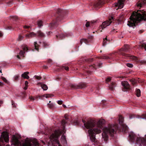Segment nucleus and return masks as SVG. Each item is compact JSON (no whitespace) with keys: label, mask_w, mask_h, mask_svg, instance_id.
<instances>
[{"label":"nucleus","mask_w":146,"mask_h":146,"mask_svg":"<svg viewBox=\"0 0 146 146\" xmlns=\"http://www.w3.org/2000/svg\"><path fill=\"white\" fill-rule=\"evenodd\" d=\"M61 141L62 144H67V142L66 139V137L64 135H62L61 138Z\"/></svg>","instance_id":"obj_17"},{"label":"nucleus","mask_w":146,"mask_h":146,"mask_svg":"<svg viewBox=\"0 0 146 146\" xmlns=\"http://www.w3.org/2000/svg\"><path fill=\"white\" fill-rule=\"evenodd\" d=\"M136 95L137 97H140L141 96V91L139 89H136L135 91Z\"/></svg>","instance_id":"obj_21"},{"label":"nucleus","mask_w":146,"mask_h":146,"mask_svg":"<svg viewBox=\"0 0 146 146\" xmlns=\"http://www.w3.org/2000/svg\"><path fill=\"white\" fill-rule=\"evenodd\" d=\"M130 47L129 45L127 44H125L124 46V47L122 48L117 52H115L114 53L111 54L109 56H101V59H110L114 60H117L118 59L117 58V54L121 55L123 56H124L127 58H129L135 60L137 62L139 63L140 62L141 63H145L146 62L144 61H140V60L137 57L134 56H131L129 54H128L125 53L127 52L130 49Z\"/></svg>","instance_id":"obj_2"},{"label":"nucleus","mask_w":146,"mask_h":146,"mask_svg":"<svg viewBox=\"0 0 146 146\" xmlns=\"http://www.w3.org/2000/svg\"><path fill=\"white\" fill-rule=\"evenodd\" d=\"M62 106H63V107H64V108H66V106L65 105L63 104L62 105Z\"/></svg>","instance_id":"obj_54"},{"label":"nucleus","mask_w":146,"mask_h":146,"mask_svg":"<svg viewBox=\"0 0 146 146\" xmlns=\"http://www.w3.org/2000/svg\"><path fill=\"white\" fill-rule=\"evenodd\" d=\"M82 121L84 123V127L87 129H89L94 126L95 125L94 122L93 121H88L86 123H84V121L83 120Z\"/></svg>","instance_id":"obj_8"},{"label":"nucleus","mask_w":146,"mask_h":146,"mask_svg":"<svg viewBox=\"0 0 146 146\" xmlns=\"http://www.w3.org/2000/svg\"><path fill=\"white\" fill-rule=\"evenodd\" d=\"M50 102H51V101H49V104H50L51 103Z\"/></svg>","instance_id":"obj_59"},{"label":"nucleus","mask_w":146,"mask_h":146,"mask_svg":"<svg viewBox=\"0 0 146 146\" xmlns=\"http://www.w3.org/2000/svg\"><path fill=\"white\" fill-rule=\"evenodd\" d=\"M36 35V34L33 32L29 34H27L25 35V37L27 38L32 37Z\"/></svg>","instance_id":"obj_15"},{"label":"nucleus","mask_w":146,"mask_h":146,"mask_svg":"<svg viewBox=\"0 0 146 146\" xmlns=\"http://www.w3.org/2000/svg\"><path fill=\"white\" fill-rule=\"evenodd\" d=\"M22 144V146H39L37 140L31 139L29 138L26 139Z\"/></svg>","instance_id":"obj_6"},{"label":"nucleus","mask_w":146,"mask_h":146,"mask_svg":"<svg viewBox=\"0 0 146 146\" xmlns=\"http://www.w3.org/2000/svg\"><path fill=\"white\" fill-rule=\"evenodd\" d=\"M119 123L121 126V128L119 127L118 125L117 124H109L108 127L104 128L102 135L104 141H106L108 140V134L111 137H113L114 135L116 133L117 130L125 133H126L128 131V127L123 123L124 118L121 115H119Z\"/></svg>","instance_id":"obj_1"},{"label":"nucleus","mask_w":146,"mask_h":146,"mask_svg":"<svg viewBox=\"0 0 146 146\" xmlns=\"http://www.w3.org/2000/svg\"><path fill=\"white\" fill-rule=\"evenodd\" d=\"M29 73L28 72H25L21 75V77L24 78L28 79L29 78V76H28Z\"/></svg>","instance_id":"obj_16"},{"label":"nucleus","mask_w":146,"mask_h":146,"mask_svg":"<svg viewBox=\"0 0 146 146\" xmlns=\"http://www.w3.org/2000/svg\"><path fill=\"white\" fill-rule=\"evenodd\" d=\"M58 103L59 104V105H61L62 104V100H59L58 101Z\"/></svg>","instance_id":"obj_43"},{"label":"nucleus","mask_w":146,"mask_h":146,"mask_svg":"<svg viewBox=\"0 0 146 146\" xmlns=\"http://www.w3.org/2000/svg\"><path fill=\"white\" fill-rule=\"evenodd\" d=\"M23 36H21V35H20L19 36L18 39L19 40H21L23 39Z\"/></svg>","instance_id":"obj_42"},{"label":"nucleus","mask_w":146,"mask_h":146,"mask_svg":"<svg viewBox=\"0 0 146 146\" xmlns=\"http://www.w3.org/2000/svg\"><path fill=\"white\" fill-rule=\"evenodd\" d=\"M1 78L2 79V80H3V81L5 82V83H7V80H6V78H5L4 77H2Z\"/></svg>","instance_id":"obj_38"},{"label":"nucleus","mask_w":146,"mask_h":146,"mask_svg":"<svg viewBox=\"0 0 146 146\" xmlns=\"http://www.w3.org/2000/svg\"><path fill=\"white\" fill-rule=\"evenodd\" d=\"M114 20V19L113 17H111L109 19V20H107L103 22L101 25V28L103 29L107 26L110 25L113 21Z\"/></svg>","instance_id":"obj_7"},{"label":"nucleus","mask_w":146,"mask_h":146,"mask_svg":"<svg viewBox=\"0 0 146 146\" xmlns=\"http://www.w3.org/2000/svg\"><path fill=\"white\" fill-rule=\"evenodd\" d=\"M3 103V101H0V106H1V104H2Z\"/></svg>","instance_id":"obj_53"},{"label":"nucleus","mask_w":146,"mask_h":146,"mask_svg":"<svg viewBox=\"0 0 146 146\" xmlns=\"http://www.w3.org/2000/svg\"><path fill=\"white\" fill-rule=\"evenodd\" d=\"M36 44H37L36 42H35V43H34L35 49L36 50H38V47L36 46Z\"/></svg>","instance_id":"obj_41"},{"label":"nucleus","mask_w":146,"mask_h":146,"mask_svg":"<svg viewBox=\"0 0 146 146\" xmlns=\"http://www.w3.org/2000/svg\"><path fill=\"white\" fill-rule=\"evenodd\" d=\"M30 99L32 101H34V98L33 97H30Z\"/></svg>","instance_id":"obj_49"},{"label":"nucleus","mask_w":146,"mask_h":146,"mask_svg":"<svg viewBox=\"0 0 146 146\" xmlns=\"http://www.w3.org/2000/svg\"><path fill=\"white\" fill-rule=\"evenodd\" d=\"M66 121L64 120H62V123L63 125V130L61 131L60 130H56L54 133H53L50 137V141L52 143H55L57 144L58 145V146H62L60 144L58 140V137L59 136L60 134L65 133L64 130V125L65 124Z\"/></svg>","instance_id":"obj_4"},{"label":"nucleus","mask_w":146,"mask_h":146,"mask_svg":"<svg viewBox=\"0 0 146 146\" xmlns=\"http://www.w3.org/2000/svg\"><path fill=\"white\" fill-rule=\"evenodd\" d=\"M41 86L42 88L44 90H46L48 89L47 86L44 84H41Z\"/></svg>","instance_id":"obj_23"},{"label":"nucleus","mask_w":146,"mask_h":146,"mask_svg":"<svg viewBox=\"0 0 146 146\" xmlns=\"http://www.w3.org/2000/svg\"><path fill=\"white\" fill-rule=\"evenodd\" d=\"M23 49L24 51V52L21 51L20 52L19 54L20 55L23 56L25 53V51H27V50L28 49L27 47V46H25L23 48Z\"/></svg>","instance_id":"obj_18"},{"label":"nucleus","mask_w":146,"mask_h":146,"mask_svg":"<svg viewBox=\"0 0 146 146\" xmlns=\"http://www.w3.org/2000/svg\"><path fill=\"white\" fill-rule=\"evenodd\" d=\"M130 81L131 83L133 86H135L136 84V81L134 79H131L130 80Z\"/></svg>","instance_id":"obj_29"},{"label":"nucleus","mask_w":146,"mask_h":146,"mask_svg":"<svg viewBox=\"0 0 146 146\" xmlns=\"http://www.w3.org/2000/svg\"><path fill=\"white\" fill-rule=\"evenodd\" d=\"M64 117H65V118L66 119H68L66 117V115H65L64 116Z\"/></svg>","instance_id":"obj_57"},{"label":"nucleus","mask_w":146,"mask_h":146,"mask_svg":"<svg viewBox=\"0 0 146 146\" xmlns=\"http://www.w3.org/2000/svg\"><path fill=\"white\" fill-rule=\"evenodd\" d=\"M80 88H83V87L84 86H85V84H81L80 85Z\"/></svg>","instance_id":"obj_44"},{"label":"nucleus","mask_w":146,"mask_h":146,"mask_svg":"<svg viewBox=\"0 0 146 146\" xmlns=\"http://www.w3.org/2000/svg\"><path fill=\"white\" fill-rule=\"evenodd\" d=\"M13 141L16 145L18 146H19L21 145L20 142L18 139L17 137L15 135L13 136Z\"/></svg>","instance_id":"obj_14"},{"label":"nucleus","mask_w":146,"mask_h":146,"mask_svg":"<svg viewBox=\"0 0 146 146\" xmlns=\"http://www.w3.org/2000/svg\"><path fill=\"white\" fill-rule=\"evenodd\" d=\"M135 117V115L133 114H131L129 115V118L131 119Z\"/></svg>","instance_id":"obj_39"},{"label":"nucleus","mask_w":146,"mask_h":146,"mask_svg":"<svg viewBox=\"0 0 146 146\" xmlns=\"http://www.w3.org/2000/svg\"><path fill=\"white\" fill-rule=\"evenodd\" d=\"M139 32L140 33H142L143 32V31H140Z\"/></svg>","instance_id":"obj_58"},{"label":"nucleus","mask_w":146,"mask_h":146,"mask_svg":"<svg viewBox=\"0 0 146 146\" xmlns=\"http://www.w3.org/2000/svg\"><path fill=\"white\" fill-rule=\"evenodd\" d=\"M52 96L50 94H46L43 95L42 96L45 97L46 98H48L51 97Z\"/></svg>","instance_id":"obj_31"},{"label":"nucleus","mask_w":146,"mask_h":146,"mask_svg":"<svg viewBox=\"0 0 146 146\" xmlns=\"http://www.w3.org/2000/svg\"><path fill=\"white\" fill-rule=\"evenodd\" d=\"M56 23L55 22L54 23H51L49 25V27H50V28L51 29H53V28H55V27L56 26Z\"/></svg>","instance_id":"obj_25"},{"label":"nucleus","mask_w":146,"mask_h":146,"mask_svg":"<svg viewBox=\"0 0 146 146\" xmlns=\"http://www.w3.org/2000/svg\"><path fill=\"white\" fill-rule=\"evenodd\" d=\"M108 40L107 37H105V38H103V40L102 43V45L103 46H105L107 44V42Z\"/></svg>","instance_id":"obj_22"},{"label":"nucleus","mask_w":146,"mask_h":146,"mask_svg":"<svg viewBox=\"0 0 146 146\" xmlns=\"http://www.w3.org/2000/svg\"><path fill=\"white\" fill-rule=\"evenodd\" d=\"M97 22L96 21V20H92L90 22H87L86 24V27H88L91 25V24H94Z\"/></svg>","instance_id":"obj_19"},{"label":"nucleus","mask_w":146,"mask_h":146,"mask_svg":"<svg viewBox=\"0 0 146 146\" xmlns=\"http://www.w3.org/2000/svg\"><path fill=\"white\" fill-rule=\"evenodd\" d=\"M50 33H51V32H48V33L49 34Z\"/></svg>","instance_id":"obj_61"},{"label":"nucleus","mask_w":146,"mask_h":146,"mask_svg":"<svg viewBox=\"0 0 146 146\" xmlns=\"http://www.w3.org/2000/svg\"><path fill=\"white\" fill-rule=\"evenodd\" d=\"M121 83L123 86V88L122 89L123 91L125 92L130 89V85L127 82H122Z\"/></svg>","instance_id":"obj_9"},{"label":"nucleus","mask_w":146,"mask_h":146,"mask_svg":"<svg viewBox=\"0 0 146 146\" xmlns=\"http://www.w3.org/2000/svg\"><path fill=\"white\" fill-rule=\"evenodd\" d=\"M12 105L13 106L15 107V106H16L14 102L13 101H12Z\"/></svg>","instance_id":"obj_45"},{"label":"nucleus","mask_w":146,"mask_h":146,"mask_svg":"<svg viewBox=\"0 0 146 146\" xmlns=\"http://www.w3.org/2000/svg\"><path fill=\"white\" fill-rule=\"evenodd\" d=\"M142 47L144 48L145 50H146V44L145 43H143L141 45Z\"/></svg>","instance_id":"obj_37"},{"label":"nucleus","mask_w":146,"mask_h":146,"mask_svg":"<svg viewBox=\"0 0 146 146\" xmlns=\"http://www.w3.org/2000/svg\"><path fill=\"white\" fill-rule=\"evenodd\" d=\"M0 72H1V73L2 72V71H1V70L0 71Z\"/></svg>","instance_id":"obj_60"},{"label":"nucleus","mask_w":146,"mask_h":146,"mask_svg":"<svg viewBox=\"0 0 146 146\" xmlns=\"http://www.w3.org/2000/svg\"><path fill=\"white\" fill-rule=\"evenodd\" d=\"M141 118L143 119H146V115L144 114H143L142 116L141 117Z\"/></svg>","instance_id":"obj_40"},{"label":"nucleus","mask_w":146,"mask_h":146,"mask_svg":"<svg viewBox=\"0 0 146 146\" xmlns=\"http://www.w3.org/2000/svg\"><path fill=\"white\" fill-rule=\"evenodd\" d=\"M94 7L96 9H97L100 8V3H96L94 5Z\"/></svg>","instance_id":"obj_26"},{"label":"nucleus","mask_w":146,"mask_h":146,"mask_svg":"<svg viewBox=\"0 0 146 146\" xmlns=\"http://www.w3.org/2000/svg\"><path fill=\"white\" fill-rule=\"evenodd\" d=\"M48 107L50 108H51L52 107H54V104L53 103H51L50 104H48Z\"/></svg>","instance_id":"obj_32"},{"label":"nucleus","mask_w":146,"mask_h":146,"mask_svg":"<svg viewBox=\"0 0 146 146\" xmlns=\"http://www.w3.org/2000/svg\"><path fill=\"white\" fill-rule=\"evenodd\" d=\"M30 27V26L27 25H25L24 26V28L25 29L28 28Z\"/></svg>","instance_id":"obj_47"},{"label":"nucleus","mask_w":146,"mask_h":146,"mask_svg":"<svg viewBox=\"0 0 146 146\" xmlns=\"http://www.w3.org/2000/svg\"><path fill=\"white\" fill-rule=\"evenodd\" d=\"M37 33L39 36L40 37H44V34L42 33L40 31H38Z\"/></svg>","instance_id":"obj_27"},{"label":"nucleus","mask_w":146,"mask_h":146,"mask_svg":"<svg viewBox=\"0 0 146 146\" xmlns=\"http://www.w3.org/2000/svg\"><path fill=\"white\" fill-rule=\"evenodd\" d=\"M38 26L39 28H40L43 26L42 21H38L37 22Z\"/></svg>","instance_id":"obj_28"},{"label":"nucleus","mask_w":146,"mask_h":146,"mask_svg":"<svg viewBox=\"0 0 146 146\" xmlns=\"http://www.w3.org/2000/svg\"><path fill=\"white\" fill-rule=\"evenodd\" d=\"M126 65L127 66L130 68H132L133 66L132 64L129 63L127 64Z\"/></svg>","instance_id":"obj_33"},{"label":"nucleus","mask_w":146,"mask_h":146,"mask_svg":"<svg viewBox=\"0 0 146 146\" xmlns=\"http://www.w3.org/2000/svg\"><path fill=\"white\" fill-rule=\"evenodd\" d=\"M112 0H101V5L105 4L106 2L111 3Z\"/></svg>","instance_id":"obj_20"},{"label":"nucleus","mask_w":146,"mask_h":146,"mask_svg":"<svg viewBox=\"0 0 146 146\" xmlns=\"http://www.w3.org/2000/svg\"><path fill=\"white\" fill-rule=\"evenodd\" d=\"M27 86H25V87H24V89H25V90H27Z\"/></svg>","instance_id":"obj_52"},{"label":"nucleus","mask_w":146,"mask_h":146,"mask_svg":"<svg viewBox=\"0 0 146 146\" xmlns=\"http://www.w3.org/2000/svg\"><path fill=\"white\" fill-rule=\"evenodd\" d=\"M34 77H35L36 79L38 80H39L41 79L40 77L37 76L35 75L34 76Z\"/></svg>","instance_id":"obj_36"},{"label":"nucleus","mask_w":146,"mask_h":146,"mask_svg":"<svg viewBox=\"0 0 146 146\" xmlns=\"http://www.w3.org/2000/svg\"><path fill=\"white\" fill-rule=\"evenodd\" d=\"M6 146H9V145H7Z\"/></svg>","instance_id":"obj_62"},{"label":"nucleus","mask_w":146,"mask_h":146,"mask_svg":"<svg viewBox=\"0 0 146 146\" xmlns=\"http://www.w3.org/2000/svg\"><path fill=\"white\" fill-rule=\"evenodd\" d=\"M127 25L129 27L135 26L141 21L146 20V11L137 10L133 12L130 16Z\"/></svg>","instance_id":"obj_3"},{"label":"nucleus","mask_w":146,"mask_h":146,"mask_svg":"<svg viewBox=\"0 0 146 146\" xmlns=\"http://www.w3.org/2000/svg\"><path fill=\"white\" fill-rule=\"evenodd\" d=\"M106 101L104 100H102L101 102V106H102L103 108L105 107L106 104Z\"/></svg>","instance_id":"obj_24"},{"label":"nucleus","mask_w":146,"mask_h":146,"mask_svg":"<svg viewBox=\"0 0 146 146\" xmlns=\"http://www.w3.org/2000/svg\"><path fill=\"white\" fill-rule=\"evenodd\" d=\"M124 0H119L117 3H116L115 6L118 7L120 8H122L123 6Z\"/></svg>","instance_id":"obj_11"},{"label":"nucleus","mask_w":146,"mask_h":146,"mask_svg":"<svg viewBox=\"0 0 146 146\" xmlns=\"http://www.w3.org/2000/svg\"><path fill=\"white\" fill-rule=\"evenodd\" d=\"M100 122H98L96 127L94 128L93 130L92 129H90L88 130V132L90 139L92 142H95L96 141L95 136L94 132L96 134L99 133L100 132Z\"/></svg>","instance_id":"obj_5"},{"label":"nucleus","mask_w":146,"mask_h":146,"mask_svg":"<svg viewBox=\"0 0 146 146\" xmlns=\"http://www.w3.org/2000/svg\"><path fill=\"white\" fill-rule=\"evenodd\" d=\"M117 84L114 82L111 83L110 84L109 86V89L111 91H114L115 88Z\"/></svg>","instance_id":"obj_13"},{"label":"nucleus","mask_w":146,"mask_h":146,"mask_svg":"<svg viewBox=\"0 0 146 146\" xmlns=\"http://www.w3.org/2000/svg\"><path fill=\"white\" fill-rule=\"evenodd\" d=\"M28 84V82L27 81H26L25 82V86H27V85Z\"/></svg>","instance_id":"obj_46"},{"label":"nucleus","mask_w":146,"mask_h":146,"mask_svg":"<svg viewBox=\"0 0 146 146\" xmlns=\"http://www.w3.org/2000/svg\"><path fill=\"white\" fill-rule=\"evenodd\" d=\"M137 4L138 7H142L143 5H146V0H139Z\"/></svg>","instance_id":"obj_12"},{"label":"nucleus","mask_w":146,"mask_h":146,"mask_svg":"<svg viewBox=\"0 0 146 146\" xmlns=\"http://www.w3.org/2000/svg\"><path fill=\"white\" fill-rule=\"evenodd\" d=\"M111 80V78L110 77H108L106 78L105 80L106 82L107 83L110 82Z\"/></svg>","instance_id":"obj_34"},{"label":"nucleus","mask_w":146,"mask_h":146,"mask_svg":"<svg viewBox=\"0 0 146 146\" xmlns=\"http://www.w3.org/2000/svg\"><path fill=\"white\" fill-rule=\"evenodd\" d=\"M75 123H76V125H77L78 124V121H76V122H75Z\"/></svg>","instance_id":"obj_56"},{"label":"nucleus","mask_w":146,"mask_h":146,"mask_svg":"<svg viewBox=\"0 0 146 146\" xmlns=\"http://www.w3.org/2000/svg\"><path fill=\"white\" fill-rule=\"evenodd\" d=\"M3 84V83L1 81H0V85H2Z\"/></svg>","instance_id":"obj_50"},{"label":"nucleus","mask_w":146,"mask_h":146,"mask_svg":"<svg viewBox=\"0 0 146 146\" xmlns=\"http://www.w3.org/2000/svg\"><path fill=\"white\" fill-rule=\"evenodd\" d=\"M1 139H0V141H3L2 139H3L5 142H7L9 141V136L6 133L3 132L2 133L1 135ZM0 146H1L0 145Z\"/></svg>","instance_id":"obj_10"},{"label":"nucleus","mask_w":146,"mask_h":146,"mask_svg":"<svg viewBox=\"0 0 146 146\" xmlns=\"http://www.w3.org/2000/svg\"><path fill=\"white\" fill-rule=\"evenodd\" d=\"M3 35V34L1 33L0 32V37L2 36Z\"/></svg>","instance_id":"obj_51"},{"label":"nucleus","mask_w":146,"mask_h":146,"mask_svg":"<svg viewBox=\"0 0 146 146\" xmlns=\"http://www.w3.org/2000/svg\"><path fill=\"white\" fill-rule=\"evenodd\" d=\"M17 57L18 58H19H19H20V57H19V55H17Z\"/></svg>","instance_id":"obj_55"},{"label":"nucleus","mask_w":146,"mask_h":146,"mask_svg":"<svg viewBox=\"0 0 146 146\" xmlns=\"http://www.w3.org/2000/svg\"><path fill=\"white\" fill-rule=\"evenodd\" d=\"M64 68L66 70H68L69 68L68 67H64Z\"/></svg>","instance_id":"obj_48"},{"label":"nucleus","mask_w":146,"mask_h":146,"mask_svg":"<svg viewBox=\"0 0 146 146\" xmlns=\"http://www.w3.org/2000/svg\"><path fill=\"white\" fill-rule=\"evenodd\" d=\"M19 76L18 75H15L14 76L13 78H14V79L15 80H17L18 79V78H19Z\"/></svg>","instance_id":"obj_35"},{"label":"nucleus","mask_w":146,"mask_h":146,"mask_svg":"<svg viewBox=\"0 0 146 146\" xmlns=\"http://www.w3.org/2000/svg\"><path fill=\"white\" fill-rule=\"evenodd\" d=\"M105 122H106L105 120L104 119H103L101 118V129L102 128V125L104 124L105 123Z\"/></svg>","instance_id":"obj_30"}]
</instances>
